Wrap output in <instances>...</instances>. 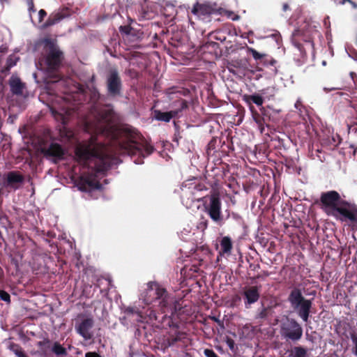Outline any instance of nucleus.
<instances>
[{
  "instance_id": "1",
  "label": "nucleus",
  "mask_w": 357,
  "mask_h": 357,
  "mask_svg": "<svg viewBox=\"0 0 357 357\" xmlns=\"http://www.w3.org/2000/svg\"><path fill=\"white\" fill-rule=\"evenodd\" d=\"M114 112L97 104L91 106L90 114L84 120V130L91 134L88 140L79 143L75 149L77 165H74L70 179L81 191L101 189L96 173L107 172L114 163V158L109 146L98 140L103 136L117 143L122 153L137 156L134 162L142 164L145 157L151 155L154 148L143 139L132 126L119 127L114 123Z\"/></svg>"
},
{
  "instance_id": "2",
  "label": "nucleus",
  "mask_w": 357,
  "mask_h": 357,
  "mask_svg": "<svg viewBox=\"0 0 357 357\" xmlns=\"http://www.w3.org/2000/svg\"><path fill=\"white\" fill-rule=\"evenodd\" d=\"M317 203L327 215L344 222L352 231H357V205L342 199L338 192H321Z\"/></svg>"
},
{
  "instance_id": "3",
  "label": "nucleus",
  "mask_w": 357,
  "mask_h": 357,
  "mask_svg": "<svg viewBox=\"0 0 357 357\" xmlns=\"http://www.w3.org/2000/svg\"><path fill=\"white\" fill-rule=\"evenodd\" d=\"M45 49L46 52L45 65L47 77L50 78L49 82H56L62 77L59 70L61 67L63 53L51 39L45 40Z\"/></svg>"
},
{
  "instance_id": "4",
  "label": "nucleus",
  "mask_w": 357,
  "mask_h": 357,
  "mask_svg": "<svg viewBox=\"0 0 357 357\" xmlns=\"http://www.w3.org/2000/svg\"><path fill=\"white\" fill-rule=\"evenodd\" d=\"M291 307L296 311L299 317L305 322H308L312 302L305 298L300 288L294 287L287 298Z\"/></svg>"
},
{
  "instance_id": "5",
  "label": "nucleus",
  "mask_w": 357,
  "mask_h": 357,
  "mask_svg": "<svg viewBox=\"0 0 357 357\" xmlns=\"http://www.w3.org/2000/svg\"><path fill=\"white\" fill-rule=\"evenodd\" d=\"M201 200L203 202L204 211L214 222L221 225L223 223V215L220 194L213 191L209 195L202 197Z\"/></svg>"
},
{
  "instance_id": "6",
  "label": "nucleus",
  "mask_w": 357,
  "mask_h": 357,
  "mask_svg": "<svg viewBox=\"0 0 357 357\" xmlns=\"http://www.w3.org/2000/svg\"><path fill=\"white\" fill-rule=\"evenodd\" d=\"M146 301L148 304L158 302V305L162 310L167 308L171 303V298L167 290L160 286L156 282H151L149 284V288L146 291Z\"/></svg>"
},
{
  "instance_id": "7",
  "label": "nucleus",
  "mask_w": 357,
  "mask_h": 357,
  "mask_svg": "<svg viewBox=\"0 0 357 357\" xmlns=\"http://www.w3.org/2000/svg\"><path fill=\"white\" fill-rule=\"evenodd\" d=\"M303 328L301 324L294 319L287 318V321L282 324L281 334L287 340L293 342H298L303 336Z\"/></svg>"
},
{
  "instance_id": "8",
  "label": "nucleus",
  "mask_w": 357,
  "mask_h": 357,
  "mask_svg": "<svg viewBox=\"0 0 357 357\" xmlns=\"http://www.w3.org/2000/svg\"><path fill=\"white\" fill-rule=\"evenodd\" d=\"M64 105L59 107L53 106L50 108L52 114L57 122L56 128L61 137H67V107L66 104L67 99L63 98Z\"/></svg>"
},
{
  "instance_id": "9",
  "label": "nucleus",
  "mask_w": 357,
  "mask_h": 357,
  "mask_svg": "<svg viewBox=\"0 0 357 357\" xmlns=\"http://www.w3.org/2000/svg\"><path fill=\"white\" fill-rule=\"evenodd\" d=\"M93 326V319L86 317L83 314H78L77 318L75 319V328L76 331L86 340H91L93 337L91 332Z\"/></svg>"
},
{
  "instance_id": "10",
  "label": "nucleus",
  "mask_w": 357,
  "mask_h": 357,
  "mask_svg": "<svg viewBox=\"0 0 357 357\" xmlns=\"http://www.w3.org/2000/svg\"><path fill=\"white\" fill-rule=\"evenodd\" d=\"M40 152L45 158L52 160L55 163L62 160L64 155V150L62 146L54 142H52L49 145L42 146Z\"/></svg>"
},
{
  "instance_id": "11",
  "label": "nucleus",
  "mask_w": 357,
  "mask_h": 357,
  "mask_svg": "<svg viewBox=\"0 0 357 357\" xmlns=\"http://www.w3.org/2000/svg\"><path fill=\"white\" fill-rule=\"evenodd\" d=\"M107 86L109 95L116 96L121 93L122 82L116 70H110L107 79Z\"/></svg>"
},
{
  "instance_id": "12",
  "label": "nucleus",
  "mask_w": 357,
  "mask_h": 357,
  "mask_svg": "<svg viewBox=\"0 0 357 357\" xmlns=\"http://www.w3.org/2000/svg\"><path fill=\"white\" fill-rule=\"evenodd\" d=\"M181 94V91L172 92L169 93V99L175 100L172 101L170 106L172 109V112H177L176 117L182 116L189 107V102L178 96Z\"/></svg>"
},
{
  "instance_id": "13",
  "label": "nucleus",
  "mask_w": 357,
  "mask_h": 357,
  "mask_svg": "<svg viewBox=\"0 0 357 357\" xmlns=\"http://www.w3.org/2000/svg\"><path fill=\"white\" fill-rule=\"evenodd\" d=\"M260 287V286H247L243 288L242 296L245 308H250L252 304L259 301Z\"/></svg>"
},
{
  "instance_id": "14",
  "label": "nucleus",
  "mask_w": 357,
  "mask_h": 357,
  "mask_svg": "<svg viewBox=\"0 0 357 357\" xmlns=\"http://www.w3.org/2000/svg\"><path fill=\"white\" fill-rule=\"evenodd\" d=\"M248 68V62L246 59H232L227 65L228 70L238 77L245 76Z\"/></svg>"
},
{
  "instance_id": "15",
  "label": "nucleus",
  "mask_w": 357,
  "mask_h": 357,
  "mask_svg": "<svg viewBox=\"0 0 357 357\" xmlns=\"http://www.w3.org/2000/svg\"><path fill=\"white\" fill-rule=\"evenodd\" d=\"M192 13L199 19L210 22V17L211 15L216 13V9L209 3H197L194 5Z\"/></svg>"
},
{
  "instance_id": "16",
  "label": "nucleus",
  "mask_w": 357,
  "mask_h": 357,
  "mask_svg": "<svg viewBox=\"0 0 357 357\" xmlns=\"http://www.w3.org/2000/svg\"><path fill=\"white\" fill-rule=\"evenodd\" d=\"M201 190L200 185H195L193 188L189 187L188 189L182 190L181 199L186 207H191L195 202H202L201 199L196 195V190Z\"/></svg>"
},
{
  "instance_id": "17",
  "label": "nucleus",
  "mask_w": 357,
  "mask_h": 357,
  "mask_svg": "<svg viewBox=\"0 0 357 357\" xmlns=\"http://www.w3.org/2000/svg\"><path fill=\"white\" fill-rule=\"evenodd\" d=\"M67 17V8L64 7L61 10L55 11L51 13L47 20L44 23L43 27L47 28L50 26L58 24L62 20Z\"/></svg>"
},
{
  "instance_id": "18",
  "label": "nucleus",
  "mask_w": 357,
  "mask_h": 357,
  "mask_svg": "<svg viewBox=\"0 0 357 357\" xmlns=\"http://www.w3.org/2000/svg\"><path fill=\"white\" fill-rule=\"evenodd\" d=\"M24 176L19 172L11 171L7 174L6 182L8 185L12 186L15 188H17L18 186H15V185L21 184L24 182Z\"/></svg>"
},
{
  "instance_id": "19",
  "label": "nucleus",
  "mask_w": 357,
  "mask_h": 357,
  "mask_svg": "<svg viewBox=\"0 0 357 357\" xmlns=\"http://www.w3.org/2000/svg\"><path fill=\"white\" fill-rule=\"evenodd\" d=\"M10 91L15 95H22L25 88V84L21 81L18 77L12 76L9 80Z\"/></svg>"
},
{
  "instance_id": "20",
  "label": "nucleus",
  "mask_w": 357,
  "mask_h": 357,
  "mask_svg": "<svg viewBox=\"0 0 357 357\" xmlns=\"http://www.w3.org/2000/svg\"><path fill=\"white\" fill-rule=\"evenodd\" d=\"M220 250L219 254L220 255H230L233 248V243L229 236H223L220 242Z\"/></svg>"
},
{
  "instance_id": "21",
  "label": "nucleus",
  "mask_w": 357,
  "mask_h": 357,
  "mask_svg": "<svg viewBox=\"0 0 357 357\" xmlns=\"http://www.w3.org/2000/svg\"><path fill=\"white\" fill-rule=\"evenodd\" d=\"M243 100L249 107L250 110H251V107H255L252 104H256L258 107H261L264 103V98L261 95L254 94V95H245L243 96Z\"/></svg>"
},
{
  "instance_id": "22",
  "label": "nucleus",
  "mask_w": 357,
  "mask_h": 357,
  "mask_svg": "<svg viewBox=\"0 0 357 357\" xmlns=\"http://www.w3.org/2000/svg\"><path fill=\"white\" fill-rule=\"evenodd\" d=\"M154 118L160 121H164L168 123L171 121L172 119L177 116V112H172V110L169 112H161L160 110H155L154 112Z\"/></svg>"
},
{
  "instance_id": "23",
  "label": "nucleus",
  "mask_w": 357,
  "mask_h": 357,
  "mask_svg": "<svg viewBox=\"0 0 357 357\" xmlns=\"http://www.w3.org/2000/svg\"><path fill=\"white\" fill-rule=\"evenodd\" d=\"M251 114L252 119L255 121V122L257 124V126L261 132V133H263L264 132V127H265V121L264 119L262 118L261 112L257 111L255 107H251Z\"/></svg>"
},
{
  "instance_id": "24",
  "label": "nucleus",
  "mask_w": 357,
  "mask_h": 357,
  "mask_svg": "<svg viewBox=\"0 0 357 357\" xmlns=\"http://www.w3.org/2000/svg\"><path fill=\"white\" fill-rule=\"evenodd\" d=\"M52 345V342L48 337H44L36 343L38 351L41 355H47L51 351Z\"/></svg>"
},
{
  "instance_id": "25",
  "label": "nucleus",
  "mask_w": 357,
  "mask_h": 357,
  "mask_svg": "<svg viewBox=\"0 0 357 357\" xmlns=\"http://www.w3.org/2000/svg\"><path fill=\"white\" fill-rule=\"evenodd\" d=\"M222 139H218V137H213L208 143L206 147V153L208 155H213L217 151V149L220 146Z\"/></svg>"
},
{
  "instance_id": "26",
  "label": "nucleus",
  "mask_w": 357,
  "mask_h": 357,
  "mask_svg": "<svg viewBox=\"0 0 357 357\" xmlns=\"http://www.w3.org/2000/svg\"><path fill=\"white\" fill-rule=\"evenodd\" d=\"M124 313L128 319H132L133 321H139L142 318L140 312L134 307H128L126 308Z\"/></svg>"
},
{
  "instance_id": "27",
  "label": "nucleus",
  "mask_w": 357,
  "mask_h": 357,
  "mask_svg": "<svg viewBox=\"0 0 357 357\" xmlns=\"http://www.w3.org/2000/svg\"><path fill=\"white\" fill-rule=\"evenodd\" d=\"M9 349L15 354L17 357H29L23 350L22 347L16 343L11 342L8 347Z\"/></svg>"
},
{
  "instance_id": "28",
  "label": "nucleus",
  "mask_w": 357,
  "mask_h": 357,
  "mask_svg": "<svg viewBox=\"0 0 357 357\" xmlns=\"http://www.w3.org/2000/svg\"><path fill=\"white\" fill-rule=\"evenodd\" d=\"M234 145L232 141L228 137H226V140L222 142L220 145V151L228 154L231 151H234Z\"/></svg>"
},
{
  "instance_id": "29",
  "label": "nucleus",
  "mask_w": 357,
  "mask_h": 357,
  "mask_svg": "<svg viewBox=\"0 0 357 357\" xmlns=\"http://www.w3.org/2000/svg\"><path fill=\"white\" fill-rule=\"evenodd\" d=\"M311 32L312 31H308L307 32V33H303V30L302 29H297V30H295V31L294 32V37L295 38V39L296 38H299L302 36H303V40L306 43H312V38L311 37Z\"/></svg>"
},
{
  "instance_id": "30",
  "label": "nucleus",
  "mask_w": 357,
  "mask_h": 357,
  "mask_svg": "<svg viewBox=\"0 0 357 357\" xmlns=\"http://www.w3.org/2000/svg\"><path fill=\"white\" fill-rule=\"evenodd\" d=\"M56 356H61L66 354V349L63 347L59 342H55L52 345L51 351Z\"/></svg>"
},
{
  "instance_id": "31",
  "label": "nucleus",
  "mask_w": 357,
  "mask_h": 357,
  "mask_svg": "<svg viewBox=\"0 0 357 357\" xmlns=\"http://www.w3.org/2000/svg\"><path fill=\"white\" fill-rule=\"evenodd\" d=\"M213 38L215 40H220V42H225L227 40V31L222 30H218L213 32Z\"/></svg>"
},
{
  "instance_id": "32",
  "label": "nucleus",
  "mask_w": 357,
  "mask_h": 357,
  "mask_svg": "<svg viewBox=\"0 0 357 357\" xmlns=\"http://www.w3.org/2000/svg\"><path fill=\"white\" fill-rule=\"evenodd\" d=\"M301 98H298L296 102H295V107L298 111L301 116H304L306 115L307 111L305 107L303 105Z\"/></svg>"
},
{
  "instance_id": "33",
  "label": "nucleus",
  "mask_w": 357,
  "mask_h": 357,
  "mask_svg": "<svg viewBox=\"0 0 357 357\" xmlns=\"http://www.w3.org/2000/svg\"><path fill=\"white\" fill-rule=\"evenodd\" d=\"M269 311V307H263L262 309L257 314L255 318L257 319H264L268 316Z\"/></svg>"
},
{
  "instance_id": "34",
  "label": "nucleus",
  "mask_w": 357,
  "mask_h": 357,
  "mask_svg": "<svg viewBox=\"0 0 357 357\" xmlns=\"http://www.w3.org/2000/svg\"><path fill=\"white\" fill-rule=\"evenodd\" d=\"M260 111L261 112L262 118L265 121V126H268V122L271 120V114H269V111L265 109L264 107H260Z\"/></svg>"
},
{
  "instance_id": "35",
  "label": "nucleus",
  "mask_w": 357,
  "mask_h": 357,
  "mask_svg": "<svg viewBox=\"0 0 357 357\" xmlns=\"http://www.w3.org/2000/svg\"><path fill=\"white\" fill-rule=\"evenodd\" d=\"M248 50L250 53H251L253 58L256 61L261 60L265 56V54L258 52L256 50H255L252 47H248Z\"/></svg>"
},
{
  "instance_id": "36",
  "label": "nucleus",
  "mask_w": 357,
  "mask_h": 357,
  "mask_svg": "<svg viewBox=\"0 0 357 357\" xmlns=\"http://www.w3.org/2000/svg\"><path fill=\"white\" fill-rule=\"evenodd\" d=\"M0 299L5 301L8 304L10 303V296L7 291L4 290H0Z\"/></svg>"
},
{
  "instance_id": "37",
  "label": "nucleus",
  "mask_w": 357,
  "mask_h": 357,
  "mask_svg": "<svg viewBox=\"0 0 357 357\" xmlns=\"http://www.w3.org/2000/svg\"><path fill=\"white\" fill-rule=\"evenodd\" d=\"M351 340L354 345L352 347V353L357 356V335L354 333L351 334Z\"/></svg>"
},
{
  "instance_id": "38",
  "label": "nucleus",
  "mask_w": 357,
  "mask_h": 357,
  "mask_svg": "<svg viewBox=\"0 0 357 357\" xmlns=\"http://www.w3.org/2000/svg\"><path fill=\"white\" fill-rule=\"evenodd\" d=\"M165 322H166L167 325L169 327V328H178V324L177 322H174L173 320H172V318L171 317H165V319L164 321Z\"/></svg>"
},
{
  "instance_id": "39",
  "label": "nucleus",
  "mask_w": 357,
  "mask_h": 357,
  "mask_svg": "<svg viewBox=\"0 0 357 357\" xmlns=\"http://www.w3.org/2000/svg\"><path fill=\"white\" fill-rule=\"evenodd\" d=\"M119 30L121 33H124L129 36L132 34V31H133L132 28H131L129 25L121 26L119 27Z\"/></svg>"
},
{
  "instance_id": "40",
  "label": "nucleus",
  "mask_w": 357,
  "mask_h": 357,
  "mask_svg": "<svg viewBox=\"0 0 357 357\" xmlns=\"http://www.w3.org/2000/svg\"><path fill=\"white\" fill-rule=\"evenodd\" d=\"M169 43L170 45H172L174 47H178V46H180L182 44V42L180 39L172 37L169 40Z\"/></svg>"
},
{
  "instance_id": "41",
  "label": "nucleus",
  "mask_w": 357,
  "mask_h": 357,
  "mask_svg": "<svg viewBox=\"0 0 357 357\" xmlns=\"http://www.w3.org/2000/svg\"><path fill=\"white\" fill-rule=\"evenodd\" d=\"M13 56H9L6 61V69L9 70L16 65L17 61Z\"/></svg>"
},
{
  "instance_id": "42",
  "label": "nucleus",
  "mask_w": 357,
  "mask_h": 357,
  "mask_svg": "<svg viewBox=\"0 0 357 357\" xmlns=\"http://www.w3.org/2000/svg\"><path fill=\"white\" fill-rule=\"evenodd\" d=\"M103 280H105L107 282V288L109 289V286L111 282H110V280H107L104 279V278H98V279H97L96 282L94 284L95 287L100 288L101 285L102 284Z\"/></svg>"
},
{
  "instance_id": "43",
  "label": "nucleus",
  "mask_w": 357,
  "mask_h": 357,
  "mask_svg": "<svg viewBox=\"0 0 357 357\" xmlns=\"http://www.w3.org/2000/svg\"><path fill=\"white\" fill-rule=\"evenodd\" d=\"M204 354L206 356V357H219L213 349H205L204 351Z\"/></svg>"
},
{
  "instance_id": "44",
  "label": "nucleus",
  "mask_w": 357,
  "mask_h": 357,
  "mask_svg": "<svg viewBox=\"0 0 357 357\" xmlns=\"http://www.w3.org/2000/svg\"><path fill=\"white\" fill-rule=\"evenodd\" d=\"M209 319L216 322L218 324V326H220L222 328H225L223 321L220 320L218 317L215 316H209Z\"/></svg>"
},
{
  "instance_id": "45",
  "label": "nucleus",
  "mask_w": 357,
  "mask_h": 357,
  "mask_svg": "<svg viewBox=\"0 0 357 357\" xmlns=\"http://www.w3.org/2000/svg\"><path fill=\"white\" fill-rule=\"evenodd\" d=\"M226 344L231 351L234 349L235 342L233 339H231V337H227Z\"/></svg>"
},
{
  "instance_id": "46",
  "label": "nucleus",
  "mask_w": 357,
  "mask_h": 357,
  "mask_svg": "<svg viewBox=\"0 0 357 357\" xmlns=\"http://www.w3.org/2000/svg\"><path fill=\"white\" fill-rule=\"evenodd\" d=\"M47 13L45 10L40 9L38 12L39 22H42L46 17Z\"/></svg>"
},
{
  "instance_id": "47",
  "label": "nucleus",
  "mask_w": 357,
  "mask_h": 357,
  "mask_svg": "<svg viewBox=\"0 0 357 357\" xmlns=\"http://www.w3.org/2000/svg\"><path fill=\"white\" fill-rule=\"evenodd\" d=\"M81 257H82V256H81V254H80V252H76V251H75L74 257L77 259V262H76L75 265H76V266H77V268H79V260H80V259H81Z\"/></svg>"
},
{
  "instance_id": "48",
  "label": "nucleus",
  "mask_w": 357,
  "mask_h": 357,
  "mask_svg": "<svg viewBox=\"0 0 357 357\" xmlns=\"http://www.w3.org/2000/svg\"><path fill=\"white\" fill-rule=\"evenodd\" d=\"M85 357H102V356L96 352L89 351V352L86 353Z\"/></svg>"
},
{
  "instance_id": "49",
  "label": "nucleus",
  "mask_w": 357,
  "mask_h": 357,
  "mask_svg": "<svg viewBox=\"0 0 357 357\" xmlns=\"http://www.w3.org/2000/svg\"><path fill=\"white\" fill-rule=\"evenodd\" d=\"M28 6H29V10L30 12H35L36 11V9L34 8V3H33V0H29V1Z\"/></svg>"
},
{
  "instance_id": "50",
  "label": "nucleus",
  "mask_w": 357,
  "mask_h": 357,
  "mask_svg": "<svg viewBox=\"0 0 357 357\" xmlns=\"http://www.w3.org/2000/svg\"><path fill=\"white\" fill-rule=\"evenodd\" d=\"M91 287H92V286H91V285H89V286H86V287H85L84 288V289H83V294H84L86 297H90V296H91V295H90V291H89V292H88L87 289H88V288L91 289Z\"/></svg>"
},
{
  "instance_id": "51",
  "label": "nucleus",
  "mask_w": 357,
  "mask_h": 357,
  "mask_svg": "<svg viewBox=\"0 0 357 357\" xmlns=\"http://www.w3.org/2000/svg\"><path fill=\"white\" fill-rule=\"evenodd\" d=\"M200 225H203L204 229H206L208 227V220H205L204 222H200Z\"/></svg>"
},
{
  "instance_id": "52",
  "label": "nucleus",
  "mask_w": 357,
  "mask_h": 357,
  "mask_svg": "<svg viewBox=\"0 0 357 357\" xmlns=\"http://www.w3.org/2000/svg\"><path fill=\"white\" fill-rule=\"evenodd\" d=\"M352 0H341L340 1H339L338 3L336 2L335 0H334V1L336 3H339V4H344L346 2H349L350 3V1H351Z\"/></svg>"
},
{
  "instance_id": "53",
  "label": "nucleus",
  "mask_w": 357,
  "mask_h": 357,
  "mask_svg": "<svg viewBox=\"0 0 357 357\" xmlns=\"http://www.w3.org/2000/svg\"><path fill=\"white\" fill-rule=\"evenodd\" d=\"M289 9V6L287 3H284L282 6V10L286 11Z\"/></svg>"
},
{
  "instance_id": "54",
  "label": "nucleus",
  "mask_w": 357,
  "mask_h": 357,
  "mask_svg": "<svg viewBox=\"0 0 357 357\" xmlns=\"http://www.w3.org/2000/svg\"><path fill=\"white\" fill-rule=\"evenodd\" d=\"M350 4L351 5L354 9H357V3L353 1H350Z\"/></svg>"
},
{
  "instance_id": "55",
  "label": "nucleus",
  "mask_w": 357,
  "mask_h": 357,
  "mask_svg": "<svg viewBox=\"0 0 357 357\" xmlns=\"http://www.w3.org/2000/svg\"><path fill=\"white\" fill-rule=\"evenodd\" d=\"M7 51V47L1 46L0 47V52H6Z\"/></svg>"
},
{
  "instance_id": "56",
  "label": "nucleus",
  "mask_w": 357,
  "mask_h": 357,
  "mask_svg": "<svg viewBox=\"0 0 357 357\" xmlns=\"http://www.w3.org/2000/svg\"><path fill=\"white\" fill-rule=\"evenodd\" d=\"M180 340H181L180 337H173L172 339V343H174V342H176L177 341H178Z\"/></svg>"
},
{
  "instance_id": "57",
  "label": "nucleus",
  "mask_w": 357,
  "mask_h": 357,
  "mask_svg": "<svg viewBox=\"0 0 357 357\" xmlns=\"http://www.w3.org/2000/svg\"><path fill=\"white\" fill-rule=\"evenodd\" d=\"M250 268H252L253 270H256L257 268H259V264H257V265H250Z\"/></svg>"
},
{
  "instance_id": "58",
  "label": "nucleus",
  "mask_w": 357,
  "mask_h": 357,
  "mask_svg": "<svg viewBox=\"0 0 357 357\" xmlns=\"http://www.w3.org/2000/svg\"><path fill=\"white\" fill-rule=\"evenodd\" d=\"M68 141L70 140V138L73 136V131H71L69 128H68Z\"/></svg>"
},
{
  "instance_id": "59",
  "label": "nucleus",
  "mask_w": 357,
  "mask_h": 357,
  "mask_svg": "<svg viewBox=\"0 0 357 357\" xmlns=\"http://www.w3.org/2000/svg\"><path fill=\"white\" fill-rule=\"evenodd\" d=\"M350 75H351V78H352L353 79H354V77L356 76V73H354V72H351V73H350Z\"/></svg>"
},
{
  "instance_id": "60",
  "label": "nucleus",
  "mask_w": 357,
  "mask_h": 357,
  "mask_svg": "<svg viewBox=\"0 0 357 357\" xmlns=\"http://www.w3.org/2000/svg\"><path fill=\"white\" fill-rule=\"evenodd\" d=\"M68 245H70V247L71 248V249H73V245L72 242H70L69 240H68Z\"/></svg>"
},
{
  "instance_id": "61",
  "label": "nucleus",
  "mask_w": 357,
  "mask_h": 357,
  "mask_svg": "<svg viewBox=\"0 0 357 357\" xmlns=\"http://www.w3.org/2000/svg\"><path fill=\"white\" fill-rule=\"evenodd\" d=\"M295 45H296L298 48H299V49L301 48V44L300 43H297L295 42Z\"/></svg>"
},
{
  "instance_id": "62",
  "label": "nucleus",
  "mask_w": 357,
  "mask_h": 357,
  "mask_svg": "<svg viewBox=\"0 0 357 357\" xmlns=\"http://www.w3.org/2000/svg\"><path fill=\"white\" fill-rule=\"evenodd\" d=\"M6 1V0H0V2H1V3H3V2H4V1Z\"/></svg>"
},
{
  "instance_id": "63",
  "label": "nucleus",
  "mask_w": 357,
  "mask_h": 357,
  "mask_svg": "<svg viewBox=\"0 0 357 357\" xmlns=\"http://www.w3.org/2000/svg\"><path fill=\"white\" fill-rule=\"evenodd\" d=\"M275 63V61H274V60H273V61L271 62V64H272V65H273V63Z\"/></svg>"
},
{
  "instance_id": "64",
  "label": "nucleus",
  "mask_w": 357,
  "mask_h": 357,
  "mask_svg": "<svg viewBox=\"0 0 357 357\" xmlns=\"http://www.w3.org/2000/svg\"><path fill=\"white\" fill-rule=\"evenodd\" d=\"M68 350H70L71 349L70 345H68Z\"/></svg>"
}]
</instances>
